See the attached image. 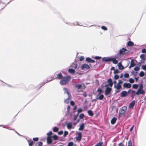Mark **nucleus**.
Wrapping results in <instances>:
<instances>
[{"label": "nucleus", "mask_w": 146, "mask_h": 146, "mask_svg": "<svg viewBox=\"0 0 146 146\" xmlns=\"http://www.w3.org/2000/svg\"><path fill=\"white\" fill-rule=\"evenodd\" d=\"M114 88L118 90V91H116V92L118 93L120 92V90H119L121 88V85H119V84H117V85H114Z\"/></svg>", "instance_id": "nucleus-5"}, {"label": "nucleus", "mask_w": 146, "mask_h": 146, "mask_svg": "<svg viewBox=\"0 0 146 146\" xmlns=\"http://www.w3.org/2000/svg\"><path fill=\"white\" fill-rule=\"evenodd\" d=\"M51 137L53 138L54 140H57L58 139V136L56 135L52 136Z\"/></svg>", "instance_id": "nucleus-32"}, {"label": "nucleus", "mask_w": 146, "mask_h": 146, "mask_svg": "<svg viewBox=\"0 0 146 146\" xmlns=\"http://www.w3.org/2000/svg\"><path fill=\"white\" fill-rule=\"evenodd\" d=\"M127 109V107L126 106H123L120 109L119 113V117H122L125 115Z\"/></svg>", "instance_id": "nucleus-2"}, {"label": "nucleus", "mask_w": 146, "mask_h": 146, "mask_svg": "<svg viewBox=\"0 0 146 146\" xmlns=\"http://www.w3.org/2000/svg\"><path fill=\"white\" fill-rule=\"evenodd\" d=\"M70 109V106H68L67 108V112H69Z\"/></svg>", "instance_id": "nucleus-58"}, {"label": "nucleus", "mask_w": 146, "mask_h": 146, "mask_svg": "<svg viewBox=\"0 0 146 146\" xmlns=\"http://www.w3.org/2000/svg\"><path fill=\"white\" fill-rule=\"evenodd\" d=\"M138 87V85L137 84H134L132 86L133 88L135 89H137Z\"/></svg>", "instance_id": "nucleus-30"}, {"label": "nucleus", "mask_w": 146, "mask_h": 146, "mask_svg": "<svg viewBox=\"0 0 146 146\" xmlns=\"http://www.w3.org/2000/svg\"><path fill=\"white\" fill-rule=\"evenodd\" d=\"M131 94L134 95H135L136 94V92L134 90H132L131 91Z\"/></svg>", "instance_id": "nucleus-57"}, {"label": "nucleus", "mask_w": 146, "mask_h": 146, "mask_svg": "<svg viewBox=\"0 0 146 146\" xmlns=\"http://www.w3.org/2000/svg\"><path fill=\"white\" fill-rule=\"evenodd\" d=\"M111 61H112L113 63L116 64L117 63L118 61L117 60H116L115 58L111 57Z\"/></svg>", "instance_id": "nucleus-20"}, {"label": "nucleus", "mask_w": 146, "mask_h": 146, "mask_svg": "<svg viewBox=\"0 0 146 146\" xmlns=\"http://www.w3.org/2000/svg\"><path fill=\"white\" fill-rule=\"evenodd\" d=\"M119 68L120 70H122L123 69L124 67L122 66L121 63H119L118 64Z\"/></svg>", "instance_id": "nucleus-25"}, {"label": "nucleus", "mask_w": 146, "mask_h": 146, "mask_svg": "<svg viewBox=\"0 0 146 146\" xmlns=\"http://www.w3.org/2000/svg\"><path fill=\"white\" fill-rule=\"evenodd\" d=\"M72 122H69L67 124V127L68 129H70L72 128Z\"/></svg>", "instance_id": "nucleus-19"}, {"label": "nucleus", "mask_w": 146, "mask_h": 146, "mask_svg": "<svg viewBox=\"0 0 146 146\" xmlns=\"http://www.w3.org/2000/svg\"><path fill=\"white\" fill-rule=\"evenodd\" d=\"M111 90V88L108 87L105 90V94L106 95H107L109 94L110 93Z\"/></svg>", "instance_id": "nucleus-8"}, {"label": "nucleus", "mask_w": 146, "mask_h": 146, "mask_svg": "<svg viewBox=\"0 0 146 146\" xmlns=\"http://www.w3.org/2000/svg\"><path fill=\"white\" fill-rule=\"evenodd\" d=\"M68 134V132L67 131H65L64 132V137H65L66 135H67Z\"/></svg>", "instance_id": "nucleus-50"}, {"label": "nucleus", "mask_w": 146, "mask_h": 146, "mask_svg": "<svg viewBox=\"0 0 146 146\" xmlns=\"http://www.w3.org/2000/svg\"><path fill=\"white\" fill-rule=\"evenodd\" d=\"M145 60H143V59H141V62L142 63H143L145 62Z\"/></svg>", "instance_id": "nucleus-64"}, {"label": "nucleus", "mask_w": 146, "mask_h": 146, "mask_svg": "<svg viewBox=\"0 0 146 146\" xmlns=\"http://www.w3.org/2000/svg\"><path fill=\"white\" fill-rule=\"evenodd\" d=\"M108 82L109 83V86L111 87L112 86L113 83L112 82V80L110 78L108 80Z\"/></svg>", "instance_id": "nucleus-18"}, {"label": "nucleus", "mask_w": 146, "mask_h": 146, "mask_svg": "<svg viewBox=\"0 0 146 146\" xmlns=\"http://www.w3.org/2000/svg\"><path fill=\"white\" fill-rule=\"evenodd\" d=\"M119 73V71L117 69H115L113 72V73L115 74H118Z\"/></svg>", "instance_id": "nucleus-40"}, {"label": "nucleus", "mask_w": 146, "mask_h": 146, "mask_svg": "<svg viewBox=\"0 0 146 146\" xmlns=\"http://www.w3.org/2000/svg\"><path fill=\"white\" fill-rule=\"evenodd\" d=\"M123 87L125 88H130L131 86V85L130 83H125L123 85Z\"/></svg>", "instance_id": "nucleus-9"}, {"label": "nucleus", "mask_w": 146, "mask_h": 146, "mask_svg": "<svg viewBox=\"0 0 146 146\" xmlns=\"http://www.w3.org/2000/svg\"><path fill=\"white\" fill-rule=\"evenodd\" d=\"M104 95L102 94L98 95V94L97 96V99L98 100H102L104 98Z\"/></svg>", "instance_id": "nucleus-11"}, {"label": "nucleus", "mask_w": 146, "mask_h": 146, "mask_svg": "<svg viewBox=\"0 0 146 146\" xmlns=\"http://www.w3.org/2000/svg\"><path fill=\"white\" fill-rule=\"evenodd\" d=\"M86 61L88 62L94 63L95 61L94 60L91 59L89 57L86 58Z\"/></svg>", "instance_id": "nucleus-17"}, {"label": "nucleus", "mask_w": 146, "mask_h": 146, "mask_svg": "<svg viewBox=\"0 0 146 146\" xmlns=\"http://www.w3.org/2000/svg\"><path fill=\"white\" fill-rule=\"evenodd\" d=\"M129 82L131 83H133L134 82V80L131 78H130L129 80Z\"/></svg>", "instance_id": "nucleus-39"}, {"label": "nucleus", "mask_w": 146, "mask_h": 146, "mask_svg": "<svg viewBox=\"0 0 146 146\" xmlns=\"http://www.w3.org/2000/svg\"><path fill=\"white\" fill-rule=\"evenodd\" d=\"M103 144V143L102 142H100L97 143L94 146H102Z\"/></svg>", "instance_id": "nucleus-31"}, {"label": "nucleus", "mask_w": 146, "mask_h": 146, "mask_svg": "<svg viewBox=\"0 0 146 146\" xmlns=\"http://www.w3.org/2000/svg\"><path fill=\"white\" fill-rule=\"evenodd\" d=\"M89 66L86 64H84L82 65L81 69L82 70H84L85 68L88 69L90 68Z\"/></svg>", "instance_id": "nucleus-6"}, {"label": "nucleus", "mask_w": 146, "mask_h": 146, "mask_svg": "<svg viewBox=\"0 0 146 146\" xmlns=\"http://www.w3.org/2000/svg\"><path fill=\"white\" fill-rule=\"evenodd\" d=\"M134 70L135 71H137L139 70V67L137 66L135 67Z\"/></svg>", "instance_id": "nucleus-38"}, {"label": "nucleus", "mask_w": 146, "mask_h": 146, "mask_svg": "<svg viewBox=\"0 0 146 146\" xmlns=\"http://www.w3.org/2000/svg\"><path fill=\"white\" fill-rule=\"evenodd\" d=\"M142 68L143 69L146 71V64L145 65H142Z\"/></svg>", "instance_id": "nucleus-46"}, {"label": "nucleus", "mask_w": 146, "mask_h": 146, "mask_svg": "<svg viewBox=\"0 0 146 146\" xmlns=\"http://www.w3.org/2000/svg\"><path fill=\"white\" fill-rule=\"evenodd\" d=\"M68 71L71 73H73L75 72V70L72 69H69L68 70Z\"/></svg>", "instance_id": "nucleus-28"}, {"label": "nucleus", "mask_w": 146, "mask_h": 146, "mask_svg": "<svg viewBox=\"0 0 146 146\" xmlns=\"http://www.w3.org/2000/svg\"><path fill=\"white\" fill-rule=\"evenodd\" d=\"M119 146H124V145L122 143H121L119 144Z\"/></svg>", "instance_id": "nucleus-62"}, {"label": "nucleus", "mask_w": 146, "mask_h": 146, "mask_svg": "<svg viewBox=\"0 0 146 146\" xmlns=\"http://www.w3.org/2000/svg\"><path fill=\"white\" fill-rule=\"evenodd\" d=\"M33 139L34 141H38V137L34 138Z\"/></svg>", "instance_id": "nucleus-56"}, {"label": "nucleus", "mask_w": 146, "mask_h": 146, "mask_svg": "<svg viewBox=\"0 0 146 146\" xmlns=\"http://www.w3.org/2000/svg\"><path fill=\"white\" fill-rule=\"evenodd\" d=\"M102 29L104 30H107V28L105 26H102L101 27Z\"/></svg>", "instance_id": "nucleus-52"}, {"label": "nucleus", "mask_w": 146, "mask_h": 146, "mask_svg": "<svg viewBox=\"0 0 146 146\" xmlns=\"http://www.w3.org/2000/svg\"><path fill=\"white\" fill-rule=\"evenodd\" d=\"M143 85L142 84H141L139 85V88L138 90H139L141 91V90H143Z\"/></svg>", "instance_id": "nucleus-33"}, {"label": "nucleus", "mask_w": 146, "mask_h": 146, "mask_svg": "<svg viewBox=\"0 0 146 146\" xmlns=\"http://www.w3.org/2000/svg\"><path fill=\"white\" fill-rule=\"evenodd\" d=\"M88 114L91 116H92L94 114L90 110H88Z\"/></svg>", "instance_id": "nucleus-29"}, {"label": "nucleus", "mask_w": 146, "mask_h": 146, "mask_svg": "<svg viewBox=\"0 0 146 146\" xmlns=\"http://www.w3.org/2000/svg\"><path fill=\"white\" fill-rule=\"evenodd\" d=\"M145 74L143 72L141 71L139 74V76L140 77H143L144 75Z\"/></svg>", "instance_id": "nucleus-34"}, {"label": "nucleus", "mask_w": 146, "mask_h": 146, "mask_svg": "<svg viewBox=\"0 0 146 146\" xmlns=\"http://www.w3.org/2000/svg\"><path fill=\"white\" fill-rule=\"evenodd\" d=\"M114 78L115 79L117 80L119 78V76L117 75L116 74L115 75Z\"/></svg>", "instance_id": "nucleus-49"}, {"label": "nucleus", "mask_w": 146, "mask_h": 146, "mask_svg": "<svg viewBox=\"0 0 146 146\" xmlns=\"http://www.w3.org/2000/svg\"><path fill=\"white\" fill-rule=\"evenodd\" d=\"M145 56L144 54H141L140 56V58L141 59H143V60H145Z\"/></svg>", "instance_id": "nucleus-36"}, {"label": "nucleus", "mask_w": 146, "mask_h": 146, "mask_svg": "<svg viewBox=\"0 0 146 146\" xmlns=\"http://www.w3.org/2000/svg\"><path fill=\"white\" fill-rule=\"evenodd\" d=\"M84 115L83 114H81L79 115V118L80 119H82L83 118Z\"/></svg>", "instance_id": "nucleus-47"}, {"label": "nucleus", "mask_w": 146, "mask_h": 146, "mask_svg": "<svg viewBox=\"0 0 146 146\" xmlns=\"http://www.w3.org/2000/svg\"><path fill=\"white\" fill-rule=\"evenodd\" d=\"M62 74H59L57 75V78H58L59 79H60L62 78Z\"/></svg>", "instance_id": "nucleus-35"}, {"label": "nucleus", "mask_w": 146, "mask_h": 146, "mask_svg": "<svg viewBox=\"0 0 146 146\" xmlns=\"http://www.w3.org/2000/svg\"><path fill=\"white\" fill-rule=\"evenodd\" d=\"M73 143L72 142H69L66 146H73Z\"/></svg>", "instance_id": "nucleus-41"}, {"label": "nucleus", "mask_w": 146, "mask_h": 146, "mask_svg": "<svg viewBox=\"0 0 146 146\" xmlns=\"http://www.w3.org/2000/svg\"><path fill=\"white\" fill-rule=\"evenodd\" d=\"M84 127V124L83 123L82 125H80V127L79 129V130L80 131H82L83 130Z\"/></svg>", "instance_id": "nucleus-22"}, {"label": "nucleus", "mask_w": 146, "mask_h": 146, "mask_svg": "<svg viewBox=\"0 0 146 146\" xmlns=\"http://www.w3.org/2000/svg\"><path fill=\"white\" fill-rule=\"evenodd\" d=\"M117 120V118L114 117L111 120V123L112 124H114L115 122Z\"/></svg>", "instance_id": "nucleus-21"}, {"label": "nucleus", "mask_w": 146, "mask_h": 146, "mask_svg": "<svg viewBox=\"0 0 146 146\" xmlns=\"http://www.w3.org/2000/svg\"><path fill=\"white\" fill-rule=\"evenodd\" d=\"M124 76L126 78H128L129 77V75L128 73H126L124 74Z\"/></svg>", "instance_id": "nucleus-45"}, {"label": "nucleus", "mask_w": 146, "mask_h": 146, "mask_svg": "<svg viewBox=\"0 0 146 146\" xmlns=\"http://www.w3.org/2000/svg\"><path fill=\"white\" fill-rule=\"evenodd\" d=\"M63 90L64 91V93H66L68 94L69 98L71 97V95L67 88H63Z\"/></svg>", "instance_id": "nucleus-4"}, {"label": "nucleus", "mask_w": 146, "mask_h": 146, "mask_svg": "<svg viewBox=\"0 0 146 146\" xmlns=\"http://www.w3.org/2000/svg\"><path fill=\"white\" fill-rule=\"evenodd\" d=\"M128 51L125 48H122L121 49H120L119 51V54L121 55H124L128 53Z\"/></svg>", "instance_id": "nucleus-3"}, {"label": "nucleus", "mask_w": 146, "mask_h": 146, "mask_svg": "<svg viewBox=\"0 0 146 146\" xmlns=\"http://www.w3.org/2000/svg\"><path fill=\"white\" fill-rule=\"evenodd\" d=\"M127 91H123L121 92V97H126L127 96Z\"/></svg>", "instance_id": "nucleus-15"}, {"label": "nucleus", "mask_w": 146, "mask_h": 146, "mask_svg": "<svg viewBox=\"0 0 146 146\" xmlns=\"http://www.w3.org/2000/svg\"><path fill=\"white\" fill-rule=\"evenodd\" d=\"M42 145V143L41 142H39L38 143V146H41Z\"/></svg>", "instance_id": "nucleus-53"}, {"label": "nucleus", "mask_w": 146, "mask_h": 146, "mask_svg": "<svg viewBox=\"0 0 146 146\" xmlns=\"http://www.w3.org/2000/svg\"><path fill=\"white\" fill-rule=\"evenodd\" d=\"M127 43V45L129 46H133L134 45L133 43L131 41H129Z\"/></svg>", "instance_id": "nucleus-24"}, {"label": "nucleus", "mask_w": 146, "mask_h": 146, "mask_svg": "<svg viewBox=\"0 0 146 146\" xmlns=\"http://www.w3.org/2000/svg\"><path fill=\"white\" fill-rule=\"evenodd\" d=\"M71 97H70L69 98V96H68V98L64 101V103L66 104L68 103L69 102L70 100L71 99Z\"/></svg>", "instance_id": "nucleus-23"}, {"label": "nucleus", "mask_w": 146, "mask_h": 146, "mask_svg": "<svg viewBox=\"0 0 146 146\" xmlns=\"http://www.w3.org/2000/svg\"><path fill=\"white\" fill-rule=\"evenodd\" d=\"M29 146H32L33 143V141H29Z\"/></svg>", "instance_id": "nucleus-43"}, {"label": "nucleus", "mask_w": 146, "mask_h": 146, "mask_svg": "<svg viewBox=\"0 0 146 146\" xmlns=\"http://www.w3.org/2000/svg\"><path fill=\"white\" fill-rule=\"evenodd\" d=\"M82 111V108H79L77 110V112H78L77 115H78L79 114V113H80Z\"/></svg>", "instance_id": "nucleus-37"}, {"label": "nucleus", "mask_w": 146, "mask_h": 146, "mask_svg": "<svg viewBox=\"0 0 146 146\" xmlns=\"http://www.w3.org/2000/svg\"><path fill=\"white\" fill-rule=\"evenodd\" d=\"M82 138V133L81 132H79L78 133V136L76 137V139L78 141H80L81 140Z\"/></svg>", "instance_id": "nucleus-13"}, {"label": "nucleus", "mask_w": 146, "mask_h": 146, "mask_svg": "<svg viewBox=\"0 0 146 146\" xmlns=\"http://www.w3.org/2000/svg\"><path fill=\"white\" fill-rule=\"evenodd\" d=\"M70 77L67 76L63 77L60 82V84L62 85H64L68 83L70 80Z\"/></svg>", "instance_id": "nucleus-1"}, {"label": "nucleus", "mask_w": 146, "mask_h": 146, "mask_svg": "<svg viewBox=\"0 0 146 146\" xmlns=\"http://www.w3.org/2000/svg\"><path fill=\"white\" fill-rule=\"evenodd\" d=\"M97 92L98 93V94L100 95L103 92V91L101 89L99 88L98 89Z\"/></svg>", "instance_id": "nucleus-26"}, {"label": "nucleus", "mask_w": 146, "mask_h": 146, "mask_svg": "<svg viewBox=\"0 0 146 146\" xmlns=\"http://www.w3.org/2000/svg\"><path fill=\"white\" fill-rule=\"evenodd\" d=\"M84 59V57L83 56H81L80 58V61H82Z\"/></svg>", "instance_id": "nucleus-51"}, {"label": "nucleus", "mask_w": 146, "mask_h": 146, "mask_svg": "<svg viewBox=\"0 0 146 146\" xmlns=\"http://www.w3.org/2000/svg\"><path fill=\"white\" fill-rule=\"evenodd\" d=\"M50 78H51V79L50 80H48V81L47 82H46V83H47V82H50L51 81H52V80H53L54 79V77L53 76H52V77H51Z\"/></svg>", "instance_id": "nucleus-48"}, {"label": "nucleus", "mask_w": 146, "mask_h": 146, "mask_svg": "<svg viewBox=\"0 0 146 146\" xmlns=\"http://www.w3.org/2000/svg\"><path fill=\"white\" fill-rule=\"evenodd\" d=\"M135 104V101H133L129 105L128 107L129 109H133Z\"/></svg>", "instance_id": "nucleus-7"}, {"label": "nucleus", "mask_w": 146, "mask_h": 146, "mask_svg": "<svg viewBox=\"0 0 146 146\" xmlns=\"http://www.w3.org/2000/svg\"><path fill=\"white\" fill-rule=\"evenodd\" d=\"M111 57H104L102 59V61L105 62L111 61Z\"/></svg>", "instance_id": "nucleus-10"}, {"label": "nucleus", "mask_w": 146, "mask_h": 146, "mask_svg": "<svg viewBox=\"0 0 146 146\" xmlns=\"http://www.w3.org/2000/svg\"><path fill=\"white\" fill-rule=\"evenodd\" d=\"M52 137L48 136L47 138V143L48 144H51L52 142Z\"/></svg>", "instance_id": "nucleus-12"}, {"label": "nucleus", "mask_w": 146, "mask_h": 146, "mask_svg": "<svg viewBox=\"0 0 146 146\" xmlns=\"http://www.w3.org/2000/svg\"><path fill=\"white\" fill-rule=\"evenodd\" d=\"M58 129L56 127H55L53 129V131L54 132H56L58 131Z\"/></svg>", "instance_id": "nucleus-42"}, {"label": "nucleus", "mask_w": 146, "mask_h": 146, "mask_svg": "<svg viewBox=\"0 0 146 146\" xmlns=\"http://www.w3.org/2000/svg\"><path fill=\"white\" fill-rule=\"evenodd\" d=\"M134 62H137V61L134 59H132L131 60L130 63V66H132V67H134L136 65V64Z\"/></svg>", "instance_id": "nucleus-14"}, {"label": "nucleus", "mask_w": 146, "mask_h": 146, "mask_svg": "<svg viewBox=\"0 0 146 146\" xmlns=\"http://www.w3.org/2000/svg\"><path fill=\"white\" fill-rule=\"evenodd\" d=\"M142 52L143 53L146 52V49L145 48H143L142 50Z\"/></svg>", "instance_id": "nucleus-54"}, {"label": "nucleus", "mask_w": 146, "mask_h": 146, "mask_svg": "<svg viewBox=\"0 0 146 146\" xmlns=\"http://www.w3.org/2000/svg\"><path fill=\"white\" fill-rule=\"evenodd\" d=\"M145 93V91L143 90H138V91L136 92V94L138 95L139 94H144Z\"/></svg>", "instance_id": "nucleus-16"}, {"label": "nucleus", "mask_w": 146, "mask_h": 146, "mask_svg": "<svg viewBox=\"0 0 146 146\" xmlns=\"http://www.w3.org/2000/svg\"><path fill=\"white\" fill-rule=\"evenodd\" d=\"M63 133V131H60L58 132V134L59 135H61Z\"/></svg>", "instance_id": "nucleus-59"}, {"label": "nucleus", "mask_w": 146, "mask_h": 146, "mask_svg": "<svg viewBox=\"0 0 146 146\" xmlns=\"http://www.w3.org/2000/svg\"><path fill=\"white\" fill-rule=\"evenodd\" d=\"M76 88H77L78 89H80L82 87V85L80 84H76L75 86Z\"/></svg>", "instance_id": "nucleus-27"}, {"label": "nucleus", "mask_w": 146, "mask_h": 146, "mask_svg": "<svg viewBox=\"0 0 146 146\" xmlns=\"http://www.w3.org/2000/svg\"><path fill=\"white\" fill-rule=\"evenodd\" d=\"M100 58V57L99 56H96L95 57V58L96 59H99Z\"/></svg>", "instance_id": "nucleus-63"}, {"label": "nucleus", "mask_w": 146, "mask_h": 146, "mask_svg": "<svg viewBox=\"0 0 146 146\" xmlns=\"http://www.w3.org/2000/svg\"><path fill=\"white\" fill-rule=\"evenodd\" d=\"M132 143L130 140L128 141V146H132Z\"/></svg>", "instance_id": "nucleus-44"}, {"label": "nucleus", "mask_w": 146, "mask_h": 146, "mask_svg": "<svg viewBox=\"0 0 146 146\" xmlns=\"http://www.w3.org/2000/svg\"><path fill=\"white\" fill-rule=\"evenodd\" d=\"M74 102L73 101H71L70 102V104L72 106H74Z\"/></svg>", "instance_id": "nucleus-60"}, {"label": "nucleus", "mask_w": 146, "mask_h": 146, "mask_svg": "<svg viewBox=\"0 0 146 146\" xmlns=\"http://www.w3.org/2000/svg\"><path fill=\"white\" fill-rule=\"evenodd\" d=\"M52 134V132L51 131H50L48 133H47V135L48 136L51 135Z\"/></svg>", "instance_id": "nucleus-55"}, {"label": "nucleus", "mask_w": 146, "mask_h": 146, "mask_svg": "<svg viewBox=\"0 0 146 146\" xmlns=\"http://www.w3.org/2000/svg\"><path fill=\"white\" fill-rule=\"evenodd\" d=\"M123 83L122 81L121 80H119V82L117 83V84H119V85H120V84H121Z\"/></svg>", "instance_id": "nucleus-61"}]
</instances>
